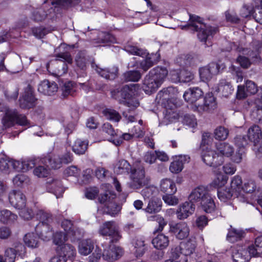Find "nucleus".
I'll use <instances>...</instances> for the list:
<instances>
[{"mask_svg":"<svg viewBox=\"0 0 262 262\" xmlns=\"http://www.w3.org/2000/svg\"><path fill=\"white\" fill-rule=\"evenodd\" d=\"M133 245L136 250V253L137 256H142L145 252V245L143 237H136L133 242Z\"/></svg>","mask_w":262,"mask_h":262,"instance_id":"58836bf2","label":"nucleus"},{"mask_svg":"<svg viewBox=\"0 0 262 262\" xmlns=\"http://www.w3.org/2000/svg\"><path fill=\"white\" fill-rule=\"evenodd\" d=\"M6 262H14L16 257V250L12 248H8L5 253Z\"/></svg>","mask_w":262,"mask_h":262,"instance_id":"774afa93","label":"nucleus"},{"mask_svg":"<svg viewBox=\"0 0 262 262\" xmlns=\"http://www.w3.org/2000/svg\"><path fill=\"white\" fill-rule=\"evenodd\" d=\"M4 126L10 127L15 124L21 126H29V122L26 116L19 114L16 110L9 111L3 119Z\"/></svg>","mask_w":262,"mask_h":262,"instance_id":"6e6552de","label":"nucleus"},{"mask_svg":"<svg viewBox=\"0 0 262 262\" xmlns=\"http://www.w3.org/2000/svg\"><path fill=\"white\" fill-rule=\"evenodd\" d=\"M196 247V242L194 239H189L186 242L181 244L179 247H176L180 249L182 254L186 256L192 254Z\"/></svg>","mask_w":262,"mask_h":262,"instance_id":"cd10ccee","label":"nucleus"},{"mask_svg":"<svg viewBox=\"0 0 262 262\" xmlns=\"http://www.w3.org/2000/svg\"><path fill=\"white\" fill-rule=\"evenodd\" d=\"M81 0H55L52 2L53 11L56 14H61L63 11L75 7Z\"/></svg>","mask_w":262,"mask_h":262,"instance_id":"dca6fc26","label":"nucleus"},{"mask_svg":"<svg viewBox=\"0 0 262 262\" xmlns=\"http://www.w3.org/2000/svg\"><path fill=\"white\" fill-rule=\"evenodd\" d=\"M170 257L174 262H187L188 257L180 251V249L178 248H173L171 250Z\"/></svg>","mask_w":262,"mask_h":262,"instance_id":"a18cd8bd","label":"nucleus"},{"mask_svg":"<svg viewBox=\"0 0 262 262\" xmlns=\"http://www.w3.org/2000/svg\"><path fill=\"white\" fill-rule=\"evenodd\" d=\"M58 86L54 82H50L45 80L40 82L38 86V91L41 93L47 95H52L57 91Z\"/></svg>","mask_w":262,"mask_h":262,"instance_id":"4be33fe9","label":"nucleus"},{"mask_svg":"<svg viewBox=\"0 0 262 262\" xmlns=\"http://www.w3.org/2000/svg\"><path fill=\"white\" fill-rule=\"evenodd\" d=\"M169 226V232L178 239H183L189 235V228L185 222L170 224Z\"/></svg>","mask_w":262,"mask_h":262,"instance_id":"4468645a","label":"nucleus"},{"mask_svg":"<svg viewBox=\"0 0 262 262\" xmlns=\"http://www.w3.org/2000/svg\"><path fill=\"white\" fill-rule=\"evenodd\" d=\"M183 122L184 124L192 128H194L197 125L196 119L193 115H185Z\"/></svg>","mask_w":262,"mask_h":262,"instance_id":"bf43d9fd","label":"nucleus"},{"mask_svg":"<svg viewBox=\"0 0 262 262\" xmlns=\"http://www.w3.org/2000/svg\"><path fill=\"white\" fill-rule=\"evenodd\" d=\"M178 89L173 86L164 88L157 95L156 100L158 103H161L165 107H167L166 103L171 99L176 98L178 94Z\"/></svg>","mask_w":262,"mask_h":262,"instance_id":"ddd939ff","label":"nucleus"},{"mask_svg":"<svg viewBox=\"0 0 262 262\" xmlns=\"http://www.w3.org/2000/svg\"><path fill=\"white\" fill-rule=\"evenodd\" d=\"M214 138L218 140H225L229 135V130L224 126H218L214 132Z\"/></svg>","mask_w":262,"mask_h":262,"instance_id":"864d4df0","label":"nucleus"},{"mask_svg":"<svg viewBox=\"0 0 262 262\" xmlns=\"http://www.w3.org/2000/svg\"><path fill=\"white\" fill-rule=\"evenodd\" d=\"M56 250L58 254L64 257L67 260L69 259L72 260L76 254L75 249L69 244L61 245L60 246L57 247Z\"/></svg>","mask_w":262,"mask_h":262,"instance_id":"393cba45","label":"nucleus"},{"mask_svg":"<svg viewBox=\"0 0 262 262\" xmlns=\"http://www.w3.org/2000/svg\"><path fill=\"white\" fill-rule=\"evenodd\" d=\"M116 197V194L114 191L107 190L98 198L101 204H105L106 213L113 216L117 214L121 210V206L114 201Z\"/></svg>","mask_w":262,"mask_h":262,"instance_id":"423d86ee","label":"nucleus"},{"mask_svg":"<svg viewBox=\"0 0 262 262\" xmlns=\"http://www.w3.org/2000/svg\"><path fill=\"white\" fill-rule=\"evenodd\" d=\"M242 51L244 55H247L250 58L249 59L251 63L259 62L260 60V53L258 50L253 51L248 49H243Z\"/></svg>","mask_w":262,"mask_h":262,"instance_id":"de8ad7c7","label":"nucleus"},{"mask_svg":"<svg viewBox=\"0 0 262 262\" xmlns=\"http://www.w3.org/2000/svg\"><path fill=\"white\" fill-rule=\"evenodd\" d=\"M35 231L38 238L45 241H49L53 235L50 224L38 223L35 226Z\"/></svg>","mask_w":262,"mask_h":262,"instance_id":"aec40b11","label":"nucleus"},{"mask_svg":"<svg viewBox=\"0 0 262 262\" xmlns=\"http://www.w3.org/2000/svg\"><path fill=\"white\" fill-rule=\"evenodd\" d=\"M80 170L75 166H71L67 168L64 171V174L66 176L78 177L79 176Z\"/></svg>","mask_w":262,"mask_h":262,"instance_id":"338daca9","label":"nucleus"},{"mask_svg":"<svg viewBox=\"0 0 262 262\" xmlns=\"http://www.w3.org/2000/svg\"><path fill=\"white\" fill-rule=\"evenodd\" d=\"M203 95L202 90L198 87L190 88L185 92L183 97L185 100L190 103L195 102Z\"/></svg>","mask_w":262,"mask_h":262,"instance_id":"412c9836","label":"nucleus"},{"mask_svg":"<svg viewBox=\"0 0 262 262\" xmlns=\"http://www.w3.org/2000/svg\"><path fill=\"white\" fill-rule=\"evenodd\" d=\"M152 243L156 249H163L168 246L169 239L168 236L160 234L152 239Z\"/></svg>","mask_w":262,"mask_h":262,"instance_id":"7c9ffc66","label":"nucleus"},{"mask_svg":"<svg viewBox=\"0 0 262 262\" xmlns=\"http://www.w3.org/2000/svg\"><path fill=\"white\" fill-rule=\"evenodd\" d=\"M115 168L118 173H130V181L127 185L132 189H140L148 184L149 180L145 177L143 163L136 162L132 167L127 161L121 159L116 164Z\"/></svg>","mask_w":262,"mask_h":262,"instance_id":"f257e3e1","label":"nucleus"},{"mask_svg":"<svg viewBox=\"0 0 262 262\" xmlns=\"http://www.w3.org/2000/svg\"><path fill=\"white\" fill-rule=\"evenodd\" d=\"M36 218L39 221V223L49 225L53 221L52 214L43 209L37 210L36 213Z\"/></svg>","mask_w":262,"mask_h":262,"instance_id":"4c0bfd02","label":"nucleus"},{"mask_svg":"<svg viewBox=\"0 0 262 262\" xmlns=\"http://www.w3.org/2000/svg\"><path fill=\"white\" fill-rule=\"evenodd\" d=\"M84 235L83 230L81 229L73 226L67 235L73 238L74 240L81 239Z\"/></svg>","mask_w":262,"mask_h":262,"instance_id":"4d7b16f0","label":"nucleus"},{"mask_svg":"<svg viewBox=\"0 0 262 262\" xmlns=\"http://www.w3.org/2000/svg\"><path fill=\"white\" fill-rule=\"evenodd\" d=\"M94 249V243L90 239L82 241L79 245V252L80 254L87 255Z\"/></svg>","mask_w":262,"mask_h":262,"instance_id":"72a5a7b5","label":"nucleus"},{"mask_svg":"<svg viewBox=\"0 0 262 262\" xmlns=\"http://www.w3.org/2000/svg\"><path fill=\"white\" fill-rule=\"evenodd\" d=\"M48 14L43 8H40L34 10L32 12L31 18L34 21H42L46 19Z\"/></svg>","mask_w":262,"mask_h":262,"instance_id":"c03bdc74","label":"nucleus"},{"mask_svg":"<svg viewBox=\"0 0 262 262\" xmlns=\"http://www.w3.org/2000/svg\"><path fill=\"white\" fill-rule=\"evenodd\" d=\"M201 157L203 162L210 166L217 167L221 165L224 162V158L222 156L213 150L206 148L202 149Z\"/></svg>","mask_w":262,"mask_h":262,"instance_id":"9d476101","label":"nucleus"},{"mask_svg":"<svg viewBox=\"0 0 262 262\" xmlns=\"http://www.w3.org/2000/svg\"><path fill=\"white\" fill-rule=\"evenodd\" d=\"M17 219V215L9 210L4 209L0 210V222L3 224L13 223Z\"/></svg>","mask_w":262,"mask_h":262,"instance_id":"473e14b6","label":"nucleus"},{"mask_svg":"<svg viewBox=\"0 0 262 262\" xmlns=\"http://www.w3.org/2000/svg\"><path fill=\"white\" fill-rule=\"evenodd\" d=\"M218 90L222 93V96L225 97H228L233 91V89L230 83L225 80H222L220 81Z\"/></svg>","mask_w":262,"mask_h":262,"instance_id":"79ce46f5","label":"nucleus"},{"mask_svg":"<svg viewBox=\"0 0 262 262\" xmlns=\"http://www.w3.org/2000/svg\"><path fill=\"white\" fill-rule=\"evenodd\" d=\"M194 78L191 72L188 70L183 69L179 73V78L181 82L187 83L191 81Z\"/></svg>","mask_w":262,"mask_h":262,"instance_id":"6e6d98bb","label":"nucleus"},{"mask_svg":"<svg viewBox=\"0 0 262 262\" xmlns=\"http://www.w3.org/2000/svg\"><path fill=\"white\" fill-rule=\"evenodd\" d=\"M18 91L17 88H15L13 90H7L5 92V95L9 101L15 100L18 97Z\"/></svg>","mask_w":262,"mask_h":262,"instance_id":"0e129e2a","label":"nucleus"},{"mask_svg":"<svg viewBox=\"0 0 262 262\" xmlns=\"http://www.w3.org/2000/svg\"><path fill=\"white\" fill-rule=\"evenodd\" d=\"M249 252L252 256H259L262 254V235L255 238L254 246L249 247Z\"/></svg>","mask_w":262,"mask_h":262,"instance_id":"f704fd0d","label":"nucleus"},{"mask_svg":"<svg viewBox=\"0 0 262 262\" xmlns=\"http://www.w3.org/2000/svg\"><path fill=\"white\" fill-rule=\"evenodd\" d=\"M138 89L137 84H126L111 92L112 97L118 101L121 99H129Z\"/></svg>","mask_w":262,"mask_h":262,"instance_id":"9b49d317","label":"nucleus"},{"mask_svg":"<svg viewBox=\"0 0 262 262\" xmlns=\"http://www.w3.org/2000/svg\"><path fill=\"white\" fill-rule=\"evenodd\" d=\"M195 210V206L192 202H185L181 205L176 211L179 220H184L192 214Z\"/></svg>","mask_w":262,"mask_h":262,"instance_id":"6ab92c4d","label":"nucleus"},{"mask_svg":"<svg viewBox=\"0 0 262 262\" xmlns=\"http://www.w3.org/2000/svg\"><path fill=\"white\" fill-rule=\"evenodd\" d=\"M188 23L181 26L182 30H190L198 32V37L200 41L206 42L218 31L217 27L207 25L204 22V19L195 14H189Z\"/></svg>","mask_w":262,"mask_h":262,"instance_id":"f03ea898","label":"nucleus"},{"mask_svg":"<svg viewBox=\"0 0 262 262\" xmlns=\"http://www.w3.org/2000/svg\"><path fill=\"white\" fill-rule=\"evenodd\" d=\"M36 101L31 86L28 85L25 89L24 95L19 100L20 107L24 109L32 108L35 106Z\"/></svg>","mask_w":262,"mask_h":262,"instance_id":"2eb2a0df","label":"nucleus"},{"mask_svg":"<svg viewBox=\"0 0 262 262\" xmlns=\"http://www.w3.org/2000/svg\"><path fill=\"white\" fill-rule=\"evenodd\" d=\"M244 86L249 95L255 94L258 91L257 85L252 81L247 80Z\"/></svg>","mask_w":262,"mask_h":262,"instance_id":"680f3d73","label":"nucleus"},{"mask_svg":"<svg viewBox=\"0 0 262 262\" xmlns=\"http://www.w3.org/2000/svg\"><path fill=\"white\" fill-rule=\"evenodd\" d=\"M243 232L233 228L231 226L227 235V239L231 243H234L241 239L243 236Z\"/></svg>","mask_w":262,"mask_h":262,"instance_id":"49530a36","label":"nucleus"},{"mask_svg":"<svg viewBox=\"0 0 262 262\" xmlns=\"http://www.w3.org/2000/svg\"><path fill=\"white\" fill-rule=\"evenodd\" d=\"M173 194H165L162 197L164 202L169 205H176L178 204V198L173 195Z\"/></svg>","mask_w":262,"mask_h":262,"instance_id":"69168bd1","label":"nucleus"},{"mask_svg":"<svg viewBox=\"0 0 262 262\" xmlns=\"http://www.w3.org/2000/svg\"><path fill=\"white\" fill-rule=\"evenodd\" d=\"M216 107L215 98L212 93H209L205 97L203 105H199L198 109L199 111L208 112L214 110Z\"/></svg>","mask_w":262,"mask_h":262,"instance_id":"a878e982","label":"nucleus"},{"mask_svg":"<svg viewBox=\"0 0 262 262\" xmlns=\"http://www.w3.org/2000/svg\"><path fill=\"white\" fill-rule=\"evenodd\" d=\"M162 207V201L158 198L152 199L149 200L145 211L149 213H157L159 212Z\"/></svg>","mask_w":262,"mask_h":262,"instance_id":"c756f323","label":"nucleus"},{"mask_svg":"<svg viewBox=\"0 0 262 262\" xmlns=\"http://www.w3.org/2000/svg\"><path fill=\"white\" fill-rule=\"evenodd\" d=\"M168 74L165 68L157 67L152 69L144 80L143 89L146 94L155 92L162 84Z\"/></svg>","mask_w":262,"mask_h":262,"instance_id":"20e7f679","label":"nucleus"},{"mask_svg":"<svg viewBox=\"0 0 262 262\" xmlns=\"http://www.w3.org/2000/svg\"><path fill=\"white\" fill-rule=\"evenodd\" d=\"M234 194V192L230 188H221L217 191L219 199L224 202L230 199Z\"/></svg>","mask_w":262,"mask_h":262,"instance_id":"603ef678","label":"nucleus"},{"mask_svg":"<svg viewBox=\"0 0 262 262\" xmlns=\"http://www.w3.org/2000/svg\"><path fill=\"white\" fill-rule=\"evenodd\" d=\"M160 189L165 194H174L177 191V188L174 183L170 179H167L162 181Z\"/></svg>","mask_w":262,"mask_h":262,"instance_id":"c9c22d12","label":"nucleus"},{"mask_svg":"<svg viewBox=\"0 0 262 262\" xmlns=\"http://www.w3.org/2000/svg\"><path fill=\"white\" fill-rule=\"evenodd\" d=\"M122 254L121 248L110 245L108 249H105L102 257L105 260L113 261L119 258Z\"/></svg>","mask_w":262,"mask_h":262,"instance_id":"b1692460","label":"nucleus"},{"mask_svg":"<svg viewBox=\"0 0 262 262\" xmlns=\"http://www.w3.org/2000/svg\"><path fill=\"white\" fill-rule=\"evenodd\" d=\"M256 184L253 180H248L245 182L242 191L246 193H252L256 189Z\"/></svg>","mask_w":262,"mask_h":262,"instance_id":"13d9d810","label":"nucleus"},{"mask_svg":"<svg viewBox=\"0 0 262 262\" xmlns=\"http://www.w3.org/2000/svg\"><path fill=\"white\" fill-rule=\"evenodd\" d=\"M53 236V243L58 246H60L61 245H63L64 241H66V235L64 233L61 232H57Z\"/></svg>","mask_w":262,"mask_h":262,"instance_id":"052dcab7","label":"nucleus"},{"mask_svg":"<svg viewBox=\"0 0 262 262\" xmlns=\"http://www.w3.org/2000/svg\"><path fill=\"white\" fill-rule=\"evenodd\" d=\"M216 149L220 152L219 156L230 157L232 156L234 151L233 147L226 142H219L215 144Z\"/></svg>","mask_w":262,"mask_h":262,"instance_id":"bb28decb","label":"nucleus"},{"mask_svg":"<svg viewBox=\"0 0 262 262\" xmlns=\"http://www.w3.org/2000/svg\"><path fill=\"white\" fill-rule=\"evenodd\" d=\"M9 200L10 204L16 208L22 209L26 206V196L19 190H13L10 192Z\"/></svg>","mask_w":262,"mask_h":262,"instance_id":"f3484780","label":"nucleus"},{"mask_svg":"<svg viewBox=\"0 0 262 262\" xmlns=\"http://www.w3.org/2000/svg\"><path fill=\"white\" fill-rule=\"evenodd\" d=\"M46 188L48 192L54 194L57 198L62 196L64 192L61 181L58 179H48L46 183Z\"/></svg>","mask_w":262,"mask_h":262,"instance_id":"a211bd4d","label":"nucleus"},{"mask_svg":"<svg viewBox=\"0 0 262 262\" xmlns=\"http://www.w3.org/2000/svg\"><path fill=\"white\" fill-rule=\"evenodd\" d=\"M95 70L100 76L107 80H114L117 76L118 70L117 69L111 71L108 69H102L99 68L97 65H96Z\"/></svg>","mask_w":262,"mask_h":262,"instance_id":"2f4dec72","label":"nucleus"},{"mask_svg":"<svg viewBox=\"0 0 262 262\" xmlns=\"http://www.w3.org/2000/svg\"><path fill=\"white\" fill-rule=\"evenodd\" d=\"M99 232L103 236H108L110 243H116L121 238L118 227L114 221L105 222L100 228Z\"/></svg>","mask_w":262,"mask_h":262,"instance_id":"0eeeda50","label":"nucleus"},{"mask_svg":"<svg viewBox=\"0 0 262 262\" xmlns=\"http://www.w3.org/2000/svg\"><path fill=\"white\" fill-rule=\"evenodd\" d=\"M76 84L73 81L66 82L61 87L62 96L66 98L68 96H73L76 93Z\"/></svg>","mask_w":262,"mask_h":262,"instance_id":"e433bc0d","label":"nucleus"},{"mask_svg":"<svg viewBox=\"0 0 262 262\" xmlns=\"http://www.w3.org/2000/svg\"><path fill=\"white\" fill-rule=\"evenodd\" d=\"M225 67L224 63L211 62L208 66L200 68V78L203 81L209 80L214 75H217Z\"/></svg>","mask_w":262,"mask_h":262,"instance_id":"1a4fd4ad","label":"nucleus"},{"mask_svg":"<svg viewBox=\"0 0 262 262\" xmlns=\"http://www.w3.org/2000/svg\"><path fill=\"white\" fill-rule=\"evenodd\" d=\"M153 220L158 224V228L156 230V231H161L164 227L167 225V222L163 217L160 215H155L152 217Z\"/></svg>","mask_w":262,"mask_h":262,"instance_id":"e2e57ef3","label":"nucleus"},{"mask_svg":"<svg viewBox=\"0 0 262 262\" xmlns=\"http://www.w3.org/2000/svg\"><path fill=\"white\" fill-rule=\"evenodd\" d=\"M252 256L249 252V250H242L234 253L232 258L235 262H248Z\"/></svg>","mask_w":262,"mask_h":262,"instance_id":"a19ab883","label":"nucleus"},{"mask_svg":"<svg viewBox=\"0 0 262 262\" xmlns=\"http://www.w3.org/2000/svg\"><path fill=\"white\" fill-rule=\"evenodd\" d=\"M56 57L61 58V59H56V61L59 60L63 61L60 66L61 69H58V74L60 75L66 74L68 69V67L66 62L69 64H71L73 61L70 53L68 52L60 53L56 55Z\"/></svg>","mask_w":262,"mask_h":262,"instance_id":"5701e85b","label":"nucleus"},{"mask_svg":"<svg viewBox=\"0 0 262 262\" xmlns=\"http://www.w3.org/2000/svg\"><path fill=\"white\" fill-rule=\"evenodd\" d=\"M43 162L47 166L55 169L60 168L62 165L60 157L55 155L53 156L49 155L43 159Z\"/></svg>","mask_w":262,"mask_h":262,"instance_id":"c85d7f7f","label":"nucleus"},{"mask_svg":"<svg viewBox=\"0 0 262 262\" xmlns=\"http://www.w3.org/2000/svg\"><path fill=\"white\" fill-rule=\"evenodd\" d=\"M88 145V142L77 139L73 146V150L77 155L84 154L87 149Z\"/></svg>","mask_w":262,"mask_h":262,"instance_id":"37998d69","label":"nucleus"},{"mask_svg":"<svg viewBox=\"0 0 262 262\" xmlns=\"http://www.w3.org/2000/svg\"><path fill=\"white\" fill-rule=\"evenodd\" d=\"M75 62L77 66L81 70H85L88 63L85 53L80 51L77 53L75 57Z\"/></svg>","mask_w":262,"mask_h":262,"instance_id":"09e8293b","label":"nucleus"},{"mask_svg":"<svg viewBox=\"0 0 262 262\" xmlns=\"http://www.w3.org/2000/svg\"><path fill=\"white\" fill-rule=\"evenodd\" d=\"M249 140L253 143V150L255 152H262V132L257 125H253L248 129Z\"/></svg>","mask_w":262,"mask_h":262,"instance_id":"f8f14e48","label":"nucleus"},{"mask_svg":"<svg viewBox=\"0 0 262 262\" xmlns=\"http://www.w3.org/2000/svg\"><path fill=\"white\" fill-rule=\"evenodd\" d=\"M141 77L138 71H129L124 74V79L127 81H138Z\"/></svg>","mask_w":262,"mask_h":262,"instance_id":"5fc2aeb1","label":"nucleus"},{"mask_svg":"<svg viewBox=\"0 0 262 262\" xmlns=\"http://www.w3.org/2000/svg\"><path fill=\"white\" fill-rule=\"evenodd\" d=\"M24 241L25 244L29 247L35 248L38 247V237L34 233L26 234L24 237Z\"/></svg>","mask_w":262,"mask_h":262,"instance_id":"ea45409f","label":"nucleus"},{"mask_svg":"<svg viewBox=\"0 0 262 262\" xmlns=\"http://www.w3.org/2000/svg\"><path fill=\"white\" fill-rule=\"evenodd\" d=\"M103 114L107 119L114 122H119L121 118L119 113L113 109L106 108L104 110Z\"/></svg>","mask_w":262,"mask_h":262,"instance_id":"8fccbe9b","label":"nucleus"},{"mask_svg":"<svg viewBox=\"0 0 262 262\" xmlns=\"http://www.w3.org/2000/svg\"><path fill=\"white\" fill-rule=\"evenodd\" d=\"M243 187L241 177L238 176H234L231 182V189L234 193H236V192H242Z\"/></svg>","mask_w":262,"mask_h":262,"instance_id":"3c124183","label":"nucleus"},{"mask_svg":"<svg viewBox=\"0 0 262 262\" xmlns=\"http://www.w3.org/2000/svg\"><path fill=\"white\" fill-rule=\"evenodd\" d=\"M189 201L200 205L201 208L207 213H212L215 209L213 199L208 191L204 187L200 186L194 189L189 194Z\"/></svg>","mask_w":262,"mask_h":262,"instance_id":"7ed1b4c3","label":"nucleus"},{"mask_svg":"<svg viewBox=\"0 0 262 262\" xmlns=\"http://www.w3.org/2000/svg\"><path fill=\"white\" fill-rule=\"evenodd\" d=\"M124 50L130 54L146 57V58L140 63V68L144 72L147 71L160 59V55L158 52L155 54L152 53L149 54L147 53L145 50L139 48L131 43L126 45L124 46Z\"/></svg>","mask_w":262,"mask_h":262,"instance_id":"39448f33","label":"nucleus"}]
</instances>
